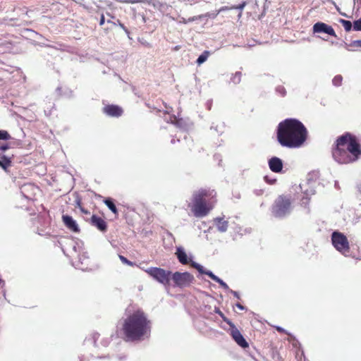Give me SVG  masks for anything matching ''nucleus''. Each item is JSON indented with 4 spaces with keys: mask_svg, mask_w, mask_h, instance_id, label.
<instances>
[{
    "mask_svg": "<svg viewBox=\"0 0 361 361\" xmlns=\"http://www.w3.org/2000/svg\"><path fill=\"white\" fill-rule=\"evenodd\" d=\"M152 321L140 308L127 310L119 329L121 337L126 342H139L151 336Z\"/></svg>",
    "mask_w": 361,
    "mask_h": 361,
    "instance_id": "1",
    "label": "nucleus"
},
{
    "mask_svg": "<svg viewBox=\"0 0 361 361\" xmlns=\"http://www.w3.org/2000/svg\"><path fill=\"white\" fill-rule=\"evenodd\" d=\"M333 159L340 164L357 161L361 157V143L355 135L346 132L338 136L331 148Z\"/></svg>",
    "mask_w": 361,
    "mask_h": 361,
    "instance_id": "2",
    "label": "nucleus"
},
{
    "mask_svg": "<svg viewBox=\"0 0 361 361\" xmlns=\"http://www.w3.org/2000/svg\"><path fill=\"white\" fill-rule=\"evenodd\" d=\"M307 137L306 128L295 118H286L278 126L277 140L283 147H299L305 142Z\"/></svg>",
    "mask_w": 361,
    "mask_h": 361,
    "instance_id": "3",
    "label": "nucleus"
},
{
    "mask_svg": "<svg viewBox=\"0 0 361 361\" xmlns=\"http://www.w3.org/2000/svg\"><path fill=\"white\" fill-rule=\"evenodd\" d=\"M216 192L202 188L194 192L192 204L189 206L195 217L207 216L216 203Z\"/></svg>",
    "mask_w": 361,
    "mask_h": 361,
    "instance_id": "4",
    "label": "nucleus"
},
{
    "mask_svg": "<svg viewBox=\"0 0 361 361\" xmlns=\"http://www.w3.org/2000/svg\"><path fill=\"white\" fill-rule=\"evenodd\" d=\"M291 198L288 195H281L276 197L271 205V212L276 218H283L290 213Z\"/></svg>",
    "mask_w": 361,
    "mask_h": 361,
    "instance_id": "5",
    "label": "nucleus"
},
{
    "mask_svg": "<svg viewBox=\"0 0 361 361\" xmlns=\"http://www.w3.org/2000/svg\"><path fill=\"white\" fill-rule=\"evenodd\" d=\"M145 272L154 279L164 286H169L171 272L159 267H149Z\"/></svg>",
    "mask_w": 361,
    "mask_h": 361,
    "instance_id": "6",
    "label": "nucleus"
},
{
    "mask_svg": "<svg viewBox=\"0 0 361 361\" xmlns=\"http://www.w3.org/2000/svg\"><path fill=\"white\" fill-rule=\"evenodd\" d=\"M331 241L334 247L343 254L349 252L350 247L348 240L345 235L335 231L332 233Z\"/></svg>",
    "mask_w": 361,
    "mask_h": 361,
    "instance_id": "7",
    "label": "nucleus"
},
{
    "mask_svg": "<svg viewBox=\"0 0 361 361\" xmlns=\"http://www.w3.org/2000/svg\"><path fill=\"white\" fill-rule=\"evenodd\" d=\"M175 286L178 287H186L194 281V276L188 272L180 273L176 271L171 276Z\"/></svg>",
    "mask_w": 361,
    "mask_h": 361,
    "instance_id": "8",
    "label": "nucleus"
},
{
    "mask_svg": "<svg viewBox=\"0 0 361 361\" xmlns=\"http://www.w3.org/2000/svg\"><path fill=\"white\" fill-rule=\"evenodd\" d=\"M41 192L40 188L35 184H24V198L28 202H30L32 204H34L37 200V197L40 195Z\"/></svg>",
    "mask_w": 361,
    "mask_h": 361,
    "instance_id": "9",
    "label": "nucleus"
},
{
    "mask_svg": "<svg viewBox=\"0 0 361 361\" xmlns=\"http://www.w3.org/2000/svg\"><path fill=\"white\" fill-rule=\"evenodd\" d=\"M230 326V334L232 338L235 343L243 348H247L249 347L248 343L246 341L245 338L243 336L240 331L236 328L233 323L229 325Z\"/></svg>",
    "mask_w": 361,
    "mask_h": 361,
    "instance_id": "10",
    "label": "nucleus"
},
{
    "mask_svg": "<svg viewBox=\"0 0 361 361\" xmlns=\"http://www.w3.org/2000/svg\"><path fill=\"white\" fill-rule=\"evenodd\" d=\"M314 33H326L332 37H336V34L334 28L325 23L318 22L316 23L312 27Z\"/></svg>",
    "mask_w": 361,
    "mask_h": 361,
    "instance_id": "11",
    "label": "nucleus"
},
{
    "mask_svg": "<svg viewBox=\"0 0 361 361\" xmlns=\"http://www.w3.org/2000/svg\"><path fill=\"white\" fill-rule=\"evenodd\" d=\"M87 221L92 226L96 227L100 231L104 233L107 231V224L102 218L93 214Z\"/></svg>",
    "mask_w": 361,
    "mask_h": 361,
    "instance_id": "12",
    "label": "nucleus"
},
{
    "mask_svg": "<svg viewBox=\"0 0 361 361\" xmlns=\"http://www.w3.org/2000/svg\"><path fill=\"white\" fill-rule=\"evenodd\" d=\"M103 112L111 117H119L123 114V109L115 104H108L103 108Z\"/></svg>",
    "mask_w": 361,
    "mask_h": 361,
    "instance_id": "13",
    "label": "nucleus"
},
{
    "mask_svg": "<svg viewBox=\"0 0 361 361\" xmlns=\"http://www.w3.org/2000/svg\"><path fill=\"white\" fill-rule=\"evenodd\" d=\"M268 164L270 170L274 173H280L283 169L282 160L276 157H271Z\"/></svg>",
    "mask_w": 361,
    "mask_h": 361,
    "instance_id": "14",
    "label": "nucleus"
},
{
    "mask_svg": "<svg viewBox=\"0 0 361 361\" xmlns=\"http://www.w3.org/2000/svg\"><path fill=\"white\" fill-rule=\"evenodd\" d=\"M63 222L65 226L73 232H78L80 231L78 224L73 219L68 215H63Z\"/></svg>",
    "mask_w": 361,
    "mask_h": 361,
    "instance_id": "15",
    "label": "nucleus"
},
{
    "mask_svg": "<svg viewBox=\"0 0 361 361\" xmlns=\"http://www.w3.org/2000/svg\"><path fill=\"white\" fill-rule=\"evenodd\" d=\"M214 221L218 231L220 232L226 231L228 226V222L227 221L224 220V218H216Z\"/></svg>",
    "mask_w": 361,
    "mask_h": 361,
    "instance_id": "16",
    "label": "nucleus"
},
{
    "mask_svg": "<svg viewBox=\"0 0 361 361\" xmlns=\"http://www.w3.org/2000/svg\"><path fill=\"white\" fill-rule=\"evenodd\" d=\"M176 254L177 255V257H178L179 262L181 264H187L188 263V256H187L186 253L183 250H181L180 248H178Z\"/></svg>",
    "mask_w": 361,
    "mask_h": 361,
    "instance_id": "17",
    "label": "nucleus"
},
{
    "mask_svg": "<svg viewBox=\"0 0 361 361\" xmlns=\"http://www.w3.org/2000/svg\"><path fill=\"white\" fill-rule=\"evenodd\" d=\"M104 204L108 207V208L116 215H118V211L111 198H106L104 200Z\"/></svg>",
    "mask_w": 361,
    "mask_h": 361,
    "instance_id": "18",
    "label": "nucleus"
},
{
    "mask_svg": "<svg viewBox=\"0 0 361 361\" xmlns=\"http://www.w3.org/2000/svg\"><path fill=\"white\" fill-rule=\"evenodd\" d=\"M149 5L152 6L154 8L160 11H162L166 6L165 4H163L158 0H150L149 1Z\"/></svg>",
    "mask_w": 361,
    "mask_h": 361,
    "instance_id": "19",
    "label": "nucleus"
},
{
    "mask_svg": "<svg viewBox=\"0 0 361 361\" xmlns=\"http://www.w3.org/2000/svg\"><path fill=\"white\" fill-rule=\"evenodd\" d=\"M232 9H233V8H232V6H222L216 11V13H212V14H210L209 13H207L204 16V17H212L213 18H215L219 13L225 11L232 10Z\"/></svg>",
    "mask_w": 361,
    "mask_h": 361,
    "instance_id": "20",
    "label": "nucleus"
},
{
    "mask_svg": "<svg viewBox=\"0 0 361 361\" xmlns=\"http://www.w3.org/2000/svg\"><path fill=\"white\" fill-rule=\"evenodd\" d=\"M242 73L240 71L235 72L231 78V81L233 84H239L241 81Z\"/></svg>",
    "mask_w": 361,
    "mask_h": 361,
    "instance_id": "21",
    "label": "nucleus"
},
{
    "mask_svg": "<svg viewBox=\"0 0 361 361\" xmlns=\"http://www.w3.org/2000/svg\"><path fill=\"white\" fill-rule=\"evenodd\" d=\"M209 52L207 51H204L197 59V63L200 65L207 61L209 56Z\"/></svg>",
    "mask_w": 361,
    "mask_h": 361,
    "instance_id": "22",
    "label": "nucleus"
},
{
    "mask_svg": "<svg viewBox=\"0 0 361 361\" xmlns=\"http://www.w3.org/2000/svg\"><path fill=\"white\" fill-rule=\"evenodd\" d=\"M214 312L218 314L221 318L222 319L224 320V322H225L226 324H228V325L231 324L233 322L229 319H228L225 315L220 310V309L219 307H215L214 309Z\"/></svg>",
    "mask_w": 361,
    "mask_h": 361,
    "instance_id": "23",
    "label": "nucleus"
},
{
    "mask_svg": "<svg viewBox=\"0 0 361 361\" xmlns=\"http://www.w3.org/2000/svg\"><path fill=\"white\" fill-rule=\"evenodd\" d=\"M11 165V161L8 158L6 157L5 156H3L1 159H0V166L3 168V169H6L7 167H8L9 166Z\"/></svg>",
    "mask_w": 361,
    "mask_h": 361,
    "instance_id": "24",
    "label": "nucleus"
},
{
    "mask_svg": "<svg viewBox=\"0 0 361 361\" xmlns=\"http://www.w3.org/2000/svg\"><path fill=\"white\" fill-rule=\"evenodd\" d=\"M340 23L342 24L345 31L349 32L351 30L352 23L350 21L344 19H341Z\"/></svg>",
    "mask_w": 361,
    "mask_h": 361,
    "instance_id": "25",
    "label": "nucleus"
},
{
    "mask_svg": "<svg viewBox=\"0 0 361 361\" xmlns=\"http://www.w3.org/2000/svg\"><path fill=\"white\" fill-rule=\"evenodd\" d=\"M206 275H207L210 279L214 280V281L217 282L219 285L222 283L224 281L221 279H219L218 276L214 275L212 271H207L206 272Z\"/></svg>",
    "mask_w": 361,
    "mask_h": 361,
    "instance_id": "26",
    "label": "nucleus"
},
{
    "mask_svg": "<svg viewBox=\"0 0 361 361\" xmlns=\"http://www.w3.org/2000/svg\"><path fill=\"white\" fill-rule=\"evenodd\" d=\"M343 77L341 75H337L333 78L332 82L334 85L338 87L341 85Z\"/></svg>",
    "mask_w": 361,
    "mask_h": 361,
    "instance_id": "27",
    "label": "nucleus"
},
{
    "mask_svg": "<svg viewBox=\"0 0 361 361\" xmlns=\"http://www.w3.org/2000/svg\"><path fill=\"white\" fill-rule=\"evenodd\" d=\"M247 3L245 1H243V3L238 4V5H236V6H232V8H233V9H238L240 10V13H238V18H240L241 16H242V11L243 9L245 8V6H246Z\"/></svg>",
    "mask_w": 361,
    "mask_h": 361,
    "instance_id": "28",
    "label": "nucleus"
},
{
    "mask_svg": "<svg viewBox=\"0 0 361 361\" xmlns=\"http://www.w3.org/2000/svg\"><path fill=\"white\" fill-rule=\"evenodd\" d=\"M11 139V135L9 133L4 130H0V140H8Z\"/></svg>",
    "mask_w": 361,
    "mask_h": 361,
    "instance_id": "29",
    "label": "nucleus"
},
{
    "mask_svg": "<svg viewBox=\"0 0 361 361\" xmlns=\"http://www.w3.org/2000/svg\"><path fill=\"white\" fill-rule=\"evenodd\" d=\"M118 257L120 259V260L125 264H127L128 266H130V267H133L135 265V263L128 260L126 257H125L123 255H118Z\"/></svg>",
    "mask_w": 361,
    "mask_h": 361,
    "instance_id": "30",
    "label": "nucleus"
},
{
    "mask_svg": "<svg viewBox=\"0 0 361 361\" xmlns=\"http://www.w3.org/2000/svg\"><path fill=\"white\" fill-rule=\"evenodd\" d=\"M202 17H203V16H193L192 18H188V20L183 18L180 22L186 24L188 22H192V21L197 20L198 19H201Z\"/></svg>",
    "mask_w": 361,
    "mask_h": 361,
    "instance_id": "31",
    "label": "nucleus"
},
{
    "mask_svg": "<svg viewBox=\"0 0 361 361\" xmlns=\"http://www.w3.org/2000/svg\"><path fill=\"white\" fill-rule=\"evenodd\" d=\"M192 266L193 267H195L196 269H197V271L200 273V274H206V272H207L208 271H204V268L202 266H201L200 264H197V263H195V262H192Z\"/></svg>",
    "mask_w": 361,
    "mask_h": 361,
    "instance_id": "32",
    "label": "nucleus"
},
{
    "mask_svg": "<svg viewBox=\"0 0 361 361\" xmlns=\"http://www.w3.org/2000/svg\"><path fill=\"white\" fill-rule=\"evenodd\" d=\"M353 28L355 30H361V18L354 22Z\"/></svg>",
    "mask_w": 361,
    "mask_h": 361,
    "instance_id": "33",
    "label": "nucleus"
},
{
    "mask_svg": "<svg viewBox=\"0 0 361 361\" xmlns=\"http://www.w3.org/2000/svg\"><path fill=\"white\" fill-rule=\"evenodd\" d=\"M349 47H361V39L354 40L350 44Z\"/></svg>",
    "mask_w": 361,
    "mask_h": 361,
    "instance_id": "34",
    "label": "nucleus"
},
{
    "mask_svg": "<svg viewBox=\"0 0 361 361\" xmlns=\"http://www.w3.org/2000/svg\"><path fill=\"white\" fill-rule=\"evenodd\" d=\"M75 207L79 208L80 209H81V207H83L82 206V200L81 198L79 197V196H77L76 197V200H75Z\"/></svg>",
    "mask_w": 361,
    "mask_h": 361,
    "instance_id": "35",
    "label": "nucleus"
},
{
    "mask_svg": "<svg viewBox=\"0 0 361 361\" xmlns=\"http://www.w3.org/2000/svg\"><path fill=\"white\" fill-rule=\"evenodd\" d=\"M264 180H266V182H267L269 184H274L276 181V179H269L268 176H267L264 177Z\"/></svg>",
    "mask_w": 361,
    "mask_h": 361,
    "instance_id": "36",
    "label": "nucleus"
},
{
    "mask_svg": "<svg viewBox=\"0 0 361 361\" xmlns=\"http://www.w3.org/2000/svg\"><path fill=\"white\" fill-rule=\"evenodd\" d=\"M231 293L233 295L234 297H235L237 299L240 300V295L238 292L235 290H230Z\"/></svg>",
    "mask_w": 361,
    "mask_h": 361,
    "instance_id": "37",
    "label": "nucleus"
},
{
    "mask_svg": "<svg viewBox=\"0 0 361 361\" xmlns=\"http://www.w3.org/2000/svg\"><path fill=\"white\" fill-rule=\"evenodd\" d=\"M8 149V145H2L0 146V151H1V152H4Z\"/></svg>",
    "mask_w": 361,
    "mask_h": 361,
    "instance_id": "38",
    "label": "nucleus"
},
{
    "mask_svg": "<svg viewBox=\"0 0 361 361\" xmlns=\"http://www.w3.org/2000/svg\"><path fill=\"white\" fill-rule=\"evenodd\" d=\"M104 22H105L104 16V14H102L101 18H100V20H99V25L101 26L103 25L104 24Z\"/></svg>",
    "mask_w": 361,
    "mask_h": 361,
    "instance_id": "39",
    "label": "nucleus"
},
{
    "mask_svg": "<svg viewBox=\"0 0 361 361\" xmlns=\"http://www.w3.org/2000/svg\"><path fill=\"white\" fill-rule=\"evenodd\" d=\"M220 286L225 290H229L228 286L224 281H223Z\"/></svg>",
    "mask_w": 361,
    "mask_h": 361,
    "instance_id": "40",
    "label": "nucleus"
},
{
    "mask_svg": "<svg viewBox=\"0 0 361 361\" xmlns=\"http://www.w3.org/2000/svg\"><path fill=\"white\" fill-rule=\"evenodd\" d=\"M80 211L85 214H90V212L85 209L84 207H81Z\"/></svg>",
    "mask_w": 361,
    "mask_h": 361,
    "instance_id": "41",
    "label": "nucleus"
},
{
    "mask_svg": "<svg viewBox=\"0 0 361 361\" xmlns=\"http://www.w3.org/2000/svg\"><path fill=\"white\" fill-rule=\"evenodd\" d=\"M235 305L238 309H240L241 310H245V307L243 305H242L240 303H237Z\"/></svg>",
    "mask_w": 361,
    "mask_h": 361,
    "instance_id": "42",
    "label": "nucleus"
},
{
    "mask_svg": "<svg viewBox=\"0 0 361 361\" xmlns=\"http://www.w3.org/2000/svg\"><path fill=\"white\" fill-rule=\"evenodd\" d=\"M276 329L279 332H280V333H283V332H284L283 329H282L281 327L276 326Z\"/></svg>",
    "mask_w": 361,
    "mask_h": 361,
    "instance_id": "43",
    "label": "nucleus"
},
{
    "mask_svg": "<svg viewBox=\"0 0 361 361\" xmlns=\"http://www.w3.org/2000/svg\"><path fill=\"white\" fill-rule=\"evenodd\" d=\"M27 210H31L32 212H35V209L32 208V207H30V208L27 209Z\"/></svg>",
    "mask_w": 361,
    "mask_h": 361,
    "instance_id": "44",
    "label": "nucleus"
}]
</instances>
